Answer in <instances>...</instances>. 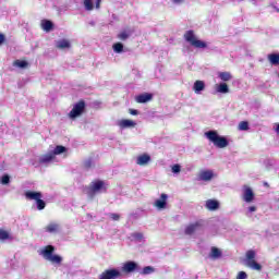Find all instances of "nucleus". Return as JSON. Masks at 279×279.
Masks as SVG:
<instances>
[{"label":"nucleus","mask_w":279,"mask_h":279,"mask_svg":"<svg viewBox=\"0 0 279 279\" xmlns=\"http://www.w3.org/2000/svg\"><path fill=\"white\" fill-rule=\"evenodd\" d=\"M83 193L87 195L88 199H95V195L106 193V183L101 180L93 181L88 186L83 189Z\"/></svg>","instance_id":"f257e3e1"},{"label":"nucleus","mask_w":279,"mask_h":279,"mask_svg":"<svg viewBox=\"0 0 279 279\" xmlns=\"http://www.w3.org/2000/svg\"><path fill=\"white\" fill-rule=\"evenodd\" d=\"M56 247L53 245H47L39 251V256H43L45 260H48L52 265H62V256L53 255Z\"/></svg>","instance_id":"f03ea898"},{"label":"nucleus","mask_w":279,"mask_h":279,"mask_svg":"<svg viewBox=\"0 0 279 279\" xmlns=\"http://www.w3.org/2000/svg\"><path fill=\"white\" fill-rule=\"evenodd\" d=\"M205 136L208 141H210V143L215 145V147H218L219 149H223L230 145L228 138L219 135V133L215 130L205 132Z\"/></svg>","instance_id":"7ed1b4c3"},{"label":"nucleus","mask_w":279,"mask_h":279,"mask_svg":"<svg viewBox=\"0 0 279 279\" xmlns=\"http://www.w3.org/2000/svg\"><path fill=\"white\" fill-rule=\"evenodd\" d=\"M184 38L186 43H190V45H192V47H195L196 49H206V47H208L206 41H202L195 37V33L193 31H187L184 34Z\"/></svg>","instance_id":"20e7f679"},{"label":"nucleus","mask_w":279,"mask_h":279,"mask_svg":"<svg viewBox=\"0 0 279 279\" xmlns=\"http://www.w3.org/2000/svg\"><path fill=\"white\" fill-rule=\"evenodd\" d=\"M85 110H86V102L84 100H80L73 106L72 110L69 112V119L74 121V119H77V117H82Z\"/></svg>","instance_id":"39448f33"},{"label":"nucleus","mask_w":279,"mask_h":279,"mask_svg":"<svg viewBox=\"0 0 279 279\" xmlns=\"http://www.w3.org/2000/svg\"><path fill=\"white\" fill-rule=\"evenodd\" d=\"M83 5L86 12L101 9V0H83Z\"/></svg>","instance_id":"423d86ee"},{"label":"nucleus","mask_w":279,"mask_h":279,"mask_svg":"<svg viewBox=\"0 0 279 279\" xmlns=\"http://www.w3.org/2000/svg\"><path fill=\"white\" fill-rule=\"evenodd\" d=\"M242 199L246 204H252V202H254L255 195H254V191L252 190V187H250L247 185L243 186Z\"/></svg>","instance_id":"0eeeda50"},{"label":"nucleus","mask_w":279,"mask_h":279,"mask_svg":"<svg viewBox=\"0 0 279 279\" xmlns=\"http://www.w3.org/2000/svg\"><path fill=\"white\" fill-rule=\"evenodd\" d=\"M213 178H215V171L213 170H201L197 175L198 182H211Z\"/></svg>","instance_id":"6e6552de"},{"label":"nucleus","mask_w":279,"mask_h":279,"mask_svg":"<svg viewBox=\"0 0 279 279\" xmlns=\"http://www.w3.org/2000/svg\"><path fill=\"white\" fill-rule=\"evenodd\" d=\"M122 271H124V274H133V271L138 272V271H141V266H138L136 264V262L129 260V262L123 264Z\"/></svg>","instance_id":"1a4fd4ad"},{"label":"nucleus","mask_w":279,"mask_h":279,"mask_svg":"<svg viewBox=\"0 0 279 279\" xmlns=\"http://www.w3.org/2000/svg\"><path fill=\"white\" fill-rule=\"evenodd\" d=\"M121 278V271L119 269H108L105 270L100 276L99 279H117Z\"/></svg>","instance_id":"9d476101"},{"label":"nucleus","mask_w":279,"mask_h":279,"mask_svg":"<svg viewBox=\"0 0 279 279\" xmlns=\"http://www.w3.org/2000/svg\"><path fill=\"white\" fill-rule=\"evenodd\" d=\"M167 199H169V195L161 194L160 198L155 201L154 206H156L157 210H165L167 208Z\"/></svg>","instance_id":"9b49d317"},{"label":"nucleus","mask_w":279,"mask_h":279,"mask_svg":"<svg viewBox=\"0 0 279 279\" xmlns=\"http://www.w3.org/2000/svg\"><path fill=\"white\" fill-rule=\"evenodd\" d=\"M45 232H48L49 234H58L60 230H62V227L58 222H50L45 227Z\"/></svg>","instance_id":"f8f14e48"},{"label":"nucleus","mask_w":279,"mask_h":279,"mask_svg":"<svg viewBox=\"0 0 279 279\" xmlns=\"http://www.w3.org/2000/svg\"><path fill=\"white\" fill-rule=\"evenodd\" d=\"M222 256H223V252H221V248L217 246H213L208 254V258L210 260H219V258H221Z\"/></svg>","instance_id":"ddd939ff"},{"label":"nucleus","mask_w":279,"mask_h":279,"mask_svg":"<svg viewBox=\"0 0 279 279\" xmlns=\"http://www.w3.org/2000/svg\"><path fill=\"white\" fill-rule=\"evenodd\" d=\"M151 99H154V94L149 93L140 94L135 97V101L137 104H147L151 101Z\"/></svg>","instance_id":"4468645a"},{"label":"nucleus","mask_w":279,"mask_h":279,"mask_svg":"<svg viewBox=\"0 0 279 279\" xmlns=\"http://www.w3.org/2000/svg\"><path fill=\"white\" fill-rule=\"evenodd\" d=\"M151 162V157L147 154L141 155L136 158V165L140 167H145V165H149Z\"/></svg>","instance_id":"2eb2a0df"},{"label":"nucleus","mask_w":279,"mask_h":279,"mask_svg":"<svg viewBox=\"0 0 279 279\" xmlns=\"http://www.w3.org/2000/svg\"><path fill=\"white\" fill-rule=\"evenodd\" d=\"M206 89V83L204 81H196L193 85V90L196 95H202L203 90Z\"/></svg>","instance_id":"dca6fc26"},{"label":"nucleus","mask_w":279,"mask_h":279,"mask_svg":"<svg viewBox=\"0 0 279 279\" xmlns=\"http://www.w3.org/2000/svg\"><path fill=\"white\" fill-rule=\"evenodd\" d=\"M26 199H35V202L43 199V193L40 192H33V191H27L25 193Z\"/></svg>","instance_id":"f3484780"},{"label":"nucleus","mask_w":279,"mask_h":279,"mask_svg":"<svg viewBox=\"0 0 279 279\" xmlns=\"http://www.w3.org/2000/svg\"><path fill=\"white\" fill-rule=\"evenodd\" d=\"M56 47L61 50L71 49V41L68 39H60L56 43Z\"/></svg>","instance_id":"a211bd4d"},{"label":"nucleus","mask_w":279,"mask_h":279,"mask_svg":"<svg viewBox=\"0 0 279 279\" xmlns=\"http://www.w3.org/2000/svg\"><path fill=\"white\" fill-rule=\"evenodd\" d=\"M53 158H56V157L53 156V154L50 150L46 155H43L39 157V162H40V165H47V163L51 162V160H53Z\"/></svg>","instance_id":"6ab92c4d"},{"label":"nucleus","mask_w":279,"mask_h":279,"mask_svg":"<svg viewBox=\"0 0 279 279\" xmlns=\"http://www.w3.org/2000/svg\"><path fill=\"white\" fill-rule=\"evenodd\" d=\"M119 128H121L122 130H125L128 128H136V122L132 121V120H121L118 123Z\"/></svg>","instance_id":"aec40b11"},{"label":"nucleus","mask_w":279,"mask_h":279,"mask_svg":"<svg viewBox=\"0 0 279 279\" xmlns=\"http://www.w3.org/2000/svg\"><path fill=\"white\" fill-rule=\"evenodd\" d=\"M199 230V223L195 222L185 228V234L191 235L195 234Z\"/></svg>","instance_id":"412c9836"},{"label":"nucleus","mask_w":279,"mask_h":279,"mask_svg":"<svg viewBox=\"0 0 279 279\" xmlns=\"http://www.w3.org/2000/svg\"><path fill=\"white\" fill-rule=\"evenodd\" d=\"M206 209L207 210H217L219 208V202L215 199H208L206 201Z\"/></svg>","instance_id":"4be33fe9"},{"label":"nucleus","mask_w":279,"mask_h":279,"mask_svg":"<svg viewBox=\"0 0 279 279\" xmlns=\"http://www.w3.org/2000/svg\"><path fill=\"white\" fill-rule=\"evenodd\" d=\"M41 29H44V32H51V29H53V22L49 20H43Z\"/></svg>","instance_id":"5701e85b"},{"label":"nucleus","mask_w":279,"mask_h":279,"mask_svg":"<svg viewBox=\"0 0 279 279\" xmlns=\"http://www.w3.org/2000/svg\"><path fill=\"white\" fill-rule=\"evenodd\" d=\"M156 268H154V266H146L143 269L141 268L137 272L141 274V276H150V274H154Z\"/></svg>","instance_id":"b1692460"},{"label":"nucleus","mask_w":279,"mask_h":279,"mask_svg":"<svg viewBox=\"0 0 279 279\" xmlns=\"http://www.w3.org/2000/svg\"><path fill=\"white\" fill-rule=\"evenodd\" d=\"M216 90L217 93H221L222 95H226L230 93V87H228V84L226 83H220L219 85H217Z\"/></svg>","instance_id":"393cba45"},{"label":"nucleus","mask_w":279,"mask_h":279,"mask_svg":"<svg viewBox=\"0 0 279 279\" xmlns=\"http://www.w3.org/2000/svg\"><path fill=\"white\" fill-rule=\"evenodd\" d=\"M246 267H250V269H253L254 271H262L263 266L258 264V262L253 260L246 264Z\"/></svg>","instance_id":"a878e982"},{"label":"nucleus","mask_w":279,"mask_h":279,"mask_svg":"<svg viewBox=\"0 0 279 279\" xmlns=\"http://www.w3.org/2000/svg\"><path fill=\"white\" fill-rule=\"evenodd\" d=\"M256 258V252L254 250H250L246 252V259H245V265L253 263Z\"/></svg>","instance_id":"bb28decb"},{"label":"nucleus","mask_w":279,"mask_h":279,"mask_svg":"<svg viewBox=\"0 0 279 279\" xmlns=\"http://www.w3.org/2000/svg\"><path fill=\"white\" fill-rule=\"evenodd\" d=\"M268 60H269L270 64H272L274 66H278V64H279V54L278 53H270V54H268Z\"/></svg>","instance_id":"cd10ccee"},{"label":"nucleus","mask_w":279,"mask_h":279,"mask_svg":"<svg viewBox=\"0 0 279 279\" xmlns=\"http://www.w3.org/2000/svg\"><path fill=\"white\" fill-rule=\"evenodd\" d=\"M218 77L222 81V82H230V80H232V74L230 72H220L218 74Z\"/></svg>","instance_id":"c85d7f7f"},{"label":"nucleus","mask_w":279,"mask_h":279,"mask_svg":"<svg viewBox=\"0 0 279 279\" xmlns=\"http://www.w3.org/2000/svg\"><path fill=\"white\" fill-rule=\"evenodd\" d=\"M51 154H53V156H60V154H64V151H66V147L64 146H56V148L53 150H50Z\"/></svg>","instance_id":"c756f323"},{"label":"nucleus","mask_w":279,"mask_h":279,"mask_svg":"<svg viewBox=\"0 0 279 279\" xmlns=\"http://www.w3.org/2000/svg\"><path fill=\"white\" fill-rule=\"evenodd\" d=\"M238 130L240 132H247V130H250V122L247 121H242L239 123Z\"/></svg>","instance_id":"7c9ffc66"},{"label":"nucleus","mask_w":279,"mask_h":279,"mask_svg":"<svg viewBox=\"0 0 279 279\" xmlns=\"http://www.w3.org/2000/svg\"><path fill=\"white\" fill-rule=\"evenodd\" d=\"M28 64L29 63H27V61L15 60L13 66H19V69H26Z\"/></svg>","instance_id":"2f4dec72"},{"label":"nucleus","mask_w":279,"mask_h":279,"mask_svg":"<svg viewBox=\"0 0 279 279\" xmlns=\"http://www.w3.org/2000/svg\"><path fill=\"white\" fill-rule=\"evenodd\" d=\"M114 53H123V44L117 43L113 45Z\"/></svg>","instance_id":"473e14b6"},{"label":"nucleus","mask_w":279,"mask_h":279,"mask_svg":"<svg viewBox=\"0 0 279 279\" xmlns=\"http://www.w3.org/2000/svg\"><path fill=\"white\" fill-rule=\"evenodd\" d=\"M84 167L85 169H93V167H95V161L93 160V158H88L84 161Z\"/></svg>","instance_id":"72a5a7b5"},{"label":"nucleus","mask_w":279,"mask_h":279,"mask_svg":"<svg viewBox=\"0 0 279 279\" xmlns=\"http://www.w3.org/2000/svg\"><path fill=\"white\" fill-rule=\"evenodd\" d=\"M171 171L174 173V175H178L180 171H182V166H180V163H175L171 166Z\"/></svg>","instance_id":"f704fd0d"},{"label":"nucleus","mask_w":279,"mask_h":279,"mask_svg":"<svg viewBox=\"0 0 279 279\" xmlns=\"http://www.w3.org/2000/svg\"><path fill=\"white\" fill-rule=\"evenodd\" d=\"M36 206H37V210H45L47 203H45V201L39 198L38 201H36Z\"/></svg>","instance_id":"c9c22d12"},{"label":"nucleus","mask_w":279,"mask_h":279,"mask_svg":"<svg viewBox=\"0 0 279 279\" xmlns=\"http://www.w3.org/2000/svg\"><path fill=\"white\" fill-rule=\"evenodd\" d=\"M8 239H10V233L3 229H0V241H5Z\"/></svg>","instance_id":"e433bc0d"},{"label":"nucleus","mask_w":279,"mask_h":279,"mask_svg":"<svg viewBox=\"0 0 279 279\" xmlns=\"http://www.w3.org/2000/svg\"><path fill=\"white\" fill-rule=\"evenodd\" d=\"M118 38L119 40H128V38H130V33L128 32H121L120 34H118Z\"/></svg>","instance_id":"4c0bfd02"},{"label":"nucleus","mask_w":279,"mask_h":279,"mask_svg":"<svg viewBox=\"0 0 279 279\" xmlns=\"http://www.w3.org/2000/svg\"><path fill=\"white\" fill-rule=\"evenodd\" d=\"M132 239H134V241H138V243H141V241H143V233H138L135 232L133 234H131Z\"/></svg>","instance_id":"58836bf2"},{"label":"nucleus","mask_w":279,"mask_h":279,"mask_svg":"<svg viewBox=\"0 0 279 279\" xmlns=\"http://www.w3.org/2000/svg\"><path fill=\"white\" fill-rule=\"evenodd\" d=\"M1 184L5 185L10 182V175L3 174L0 179Z\"/></svg>","instance_id":"ea45409f"},{"label":"nucleus","mask_w":279,"mask_h":279,"mask_svg":"<svg viewBox=\"0 0 279 279\" xmlns=\"http://www.w3.org/2000/svg\"><path fill=\"white\" fill-rule=\"evenodd\" d=\"M109 218L112 219V221H119V219H121V215L111 213L109 214Z\"/></svg>","instance_id":"a19ab883"},{"label":"nucleus","mask_w":279,"mask_h":279,"mask_svg":"<svg viewBox=\"0 0 279 279\" xmlns=\"http://www.w3.org/2000/svg\"><path fill=\"white\" fill-rule=\"evenodd\" d=\"M252 213H256V206H250L246 211V217H250Z\"/></svg>","instance_id":"79ce46f5"},{"label":"nucleus","mask_w":279,"mask_h":279,"mask_svg":"<svg viewBox=\"0 0 279 279\" xmlns=\"http://www.w3.org/2000/svg\"><path fill=\"white\" fill-rule=\"evenodd\" d=\"M236 279H247V272H245V271H240V272L238 274Z\"/></svg>","instance_id":"37998d69"},{"label":"nucleus","mask_w":279,"mask_h":279,"mask_svg":"<svg viewBox=\"0 0 279 279\" xmlns=\"http://www.w3.org/2000/svg\"><path fill=\"white\" fill-rule=\"evenodd\" d=\"M130 114H132L133 117H136V114H138V110L136 109H129Z\"/></svg>","instance_id":"c03bdc74"},{"label":"nucleus","mask_w":279,"mask_h":279,"mask_svg":"<svg viewBox=\"0 0 279 279\" xmlns=\"http://www.w3.org/2000/svg\"><path fill=\"white\" fill-rule=\"evenodd\" d=\"M172 3H174V5H180L184 3V0H172Z\"/></svg>","instance_id":"a18cd8bd"},{"label":"nucleus","mask_w":279,"mask_h":279,"mask_svg":"<svg viewBox=\"0 0 279 279\" xmlns=\"http://www.w3.org/2000/svg\"><path fill=\"white\" fill-rule=\"evenodd\" d=\"M5 43V35L0 33V45H3Z\"/></svg>","instance_id":"49530a36"},{"label":"nucleus","mask_w":279,"mask_h":279,"mask_svg":"<svg viewBox=\"0 0 279 279\" xmlns=\"http://www.w3.org/2000/svg\"><path fill=\"white\" fill-rule=\"evenodd\" d=\"M274 128H275V132H277V134H279V123H276Z\"/></svg>","instance_id":"de8ad7c7"},{"label":"nucleus","mask_w":279,"mask_h":279,"mask_svg":"<svg viewBox=\"0 0 279 279\" xmlns=\"http://www.w3.org/2000/svg\"><path fill=\"white\" fill-rule=\"evenodd\" d=\"M89 25H92V27H95V22H89Z\"/></svg>","instance_id":"09e8293b"},{"label":"nucleus","mask_w":279,"mask_h":279,"mask_svg":"<svg viewBox=\"0 0 279 279\" xmlns=\"http://www.w3.org/2000/svg\"><path fill=\"white\" fill-rule=\"evenodd\" d=\"M276 12H279V9L275 7Z\"/></svg>","instance_id":"8fccbe9b"}]
</instances>
